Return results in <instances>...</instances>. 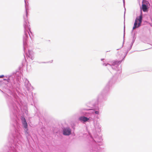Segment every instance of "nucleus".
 <instances>
[{"label": "nucleus", "mask_w": 152, "mask_h": 152, "mask_svg": "<svg viewBox=\"0 0 152 152\" xmlns=\"http://www.w3.org/2000/svg\"><path fill=\"white\" fill-rule=\"evenodd\" d=\"M10 113L11 118L13 119L15 121L13 125L15 129V134L13 135V139L14 145L16 148L19 142L22 140V137L19 132L20 128L19 124L18 122V119L17 116L18 113L17 107L15 104L14 103L13 101L11 99L8 102Z\"/></svg>", "instance_id": "obj_1"}, {"label": "nucleus", "mask_w": 152, "mask_h": 152, "mask_svg": "<svg viewBox=\"0 0 152 152\" xmlns=\"http://www.w3.org/2000/svg\"><path fill=\"white\" fill-rule=\"evenodd\" d=\"M24 1L25 5L26 15L23 16V26L24 28V34L23 36V47L24 51L25 53H26L27 51L26 47L27 40L29 37L31 38V37L29 33V31L31 32V31L27 18L28 13L27 10H28V8L27 7L26 0H24Z\"/></svg>", "instance_id": "obj_2"}, {"label": "nucleus", "mask_w": 152, "mask_h": 152, "mask_svg": "<svg viewBox=\"0 0 152 152\" xmlns=\"http://www.w3.org/2000/svg\"><path fill=\"white\" fill-rule=\"evenodd\" d=\"M87 110L86 109H81L80 110V112L82 114L87 115V114H89L90 115L88 116V117L84 116L80 117L79 118V120L83 123H85L86 122H91L92 121H94V114L96 115H99V108H98L96 110L90 109L89 112L85 113H82L81 112L82 110Z\"/></svg>", "instance_id": "obj_3"}, {"label": "nucleus", "mask_w": 152, "mask_h": 152, "mask_svg": "<svg viewBox=\"0 0 152 152\" xmlns=\"http://www.w3.org/2000/svg\"><path fill=\"white\" fill-rule=\"evenodd\" d=\"M113 82L112 79H110L107 83L102 91L101 94H99L97 99V102L95 104H98L99 102H102L106 99L105 96L108 94L112 86Z\"/></svg>", "instance_id": "obj_4"}, {"label": "nucleus", "mask_w": 152, "mask_h": 152, "mask_svg": "<svg viewBox=\"0 0 152 152\" xmlns=\"http://www.w3.org/2000/svg\"><path fill=\"white\" fill-rule=\"evenodd\" d=\"M122 61H113L110 62V64H102V65L107 66L108 69L111 68L117 71L118 74H120L121 72V65H120Z\"/></svg>", "instance_id": "obj_5"}, {"label": "nucleus", "mask_w": 152, "mask_h": 152, "mask_svg": "<svg viewBox=\"0 0 152 152\" xmlns=\"http://www.w3.org/2000/svg\"><path fill=\"white\" fill-rule=\"evenodd\" d=\"M90 140L92 143V146L90 148V152H101V148L100 147V145L97 143L94 139L93 138L90 136Z\"/></svg>", "instance_id": "obj_6"}, {"label": "nucleus", "mask_w": 152, "mask_h": 152, "mask_svg": "<svg viewBox=\"0 0 152 152\" xmlns=\"http://www.w3.org/2000/svg\"><path fill=\"white\" fill-rule=\"evenodd\" d=\"M143 16L142 11H141L140 14L139 16L136 17L134 23V26L132 28V32L134 29L138 28L141 26Z\"/></svg>", "instance_id": "obj_7"}, {"label": "nucleus", "mask_w": 152, "mask_h": 152, "mask_svg": "<svg viewBox=\"0 0 152 152\" xmlns=\"http://www.w3.org/2000/svg\"><path fill=\"white\" fill-rule=\"evenodd\" d=\"M8 77V79L10 80H9V84L10 85L9 87L11 89H13L16 88H18L19 86V85L18 83H17L16 86L15 85L16 84V83H15V76L12 75L9 76Z\"/></svg>", "instance_id": "obj_8"}, {"label": "nucleus", "mask_w": 152, "mask_h": 152, "mask_svg": "<svg viewBox=\"0 0 152 152\" xmlns=\"http://www.w3.org/2000/svg\"><path fill=\"white\" fill-rule=\"evenodd\" d=\"M21 120L22 124L25 129V133L26 136L28 137L29 135V132H28V125L26 119L23 117H21Z\"/></svg>", "instance_id": "obj_9"}, {"label": "nucleus", "mask_w": 152, "mask_h": 152, "mask_svg": "<svg viewBox=\"0 0 152 152\" xmlns=\"http://www.w3.org/2000/svg\"><path fill=\"white\" fill-rule=\"evenodd\" d=\"M24 81V86L26 88L27 90L29 91H31L33 89V88L29 83V81L26 79H25Z\"/></svg>", "instance_id": "obj_10"}, {"label": "nucleus", "mask_w": 152, "mask_h": 152, "mask_svg": "<svg viewBox=\"0 0 152 152\" xmlns=\"http://www.w3.org/2000/svg\"><path fill=\"white\" fill-rule=\"evenodd\" d=\"M71 134V130L69 127H64L63 129V134L65 136H69Z\"/></svg>", "instance_id": "obj_11"}, {"label": "nucleus", "mask_w": 152, "mask_h": 152, "mask_svg": "<svg viewBox=\"0 0 152 152\" xmlns=\"http://www.w3.org/2000/svg\"><path fill=\"white\" fill-rule=\"evenodd\" d=\"M93 123V124L94 127L96 131L99 132L101 131V126L100 125L99 122L97 121L96 122L95 118H94V121H92Z\"/></svg>", "instance_id": "obj_12"}, {"label": "nucleus", "mask_w": 152, "mask_h": 152, "mask_svg": "<svg viewBox=\"0 0 152 152\" xmlns=\"http://www.w3.org/2000/svg\"><path fill=\"white\" fill-rule=\"evenodd\" d=\"M148 2L145 1L144 3H142V9L144 12H147L148 9Z\"/></svg>", "instance_id": "obj_13"}, {"label": "nucleus", "mask_w": 152, "mask_h": 152, "mask_svg": "<svg viewBox=\"0 0 152 152\" xmlns=\"http://www.w3.org/2000/svg\"><path fill=\"white\" fill-rule=\"evenodd\" d=\"M10 94L14 97L15 99V100L18 103H19V102H20V100L16 94L11 91H10Z\"/></svg>", "instance_id": "obj_14"}, {"label": "nucleus", "mask_w": 152, "mask_h": 152, "mask_svg": "<svg viewBox=\"0 0 152 152\" xmlns=\"http://www.w3.org/2000/svg\"><path fill=\"white\" fill-rule=\"evenodd\" d=\"M28 53H26V55L29 58H30L31 60H33L34 58V57L33 55V52L31 50L28 49Z\"/></svg>", "instance_id": "obj_15"}, {"label": "nucleus", "mask_w": 152, "mask_h": 152, "mask_svg": "<svg viewBox=\"0 0 152 152\" xmlns=\"http://www.w3.org/2000/svg\"><path fill=\"white\" fill-rule=\"evenodd\" d=\"M8 152H16V149L14 147V146L12 145V146L9 148Z\"/></svg>", "instance_id": "obj_16"}, {"label": "nucleus", "mask_w": 152, "mask_h": 152, "mask_svg": "<svg viewBox=\"0 0 152 152\" xmlns=\"http://www.w3.org/2000/svg\"><path fill=\"white\" fill-rule=\"evenodd\" d=\"M13 75L15 76V77L16 78L17 80H18L20 78V73L19 72H16V73L13 74Z\"/></svg>", "instance_id": "obj_17"}, {"label": "nucleus", "mask_w": 152, "mask_h": 152, "mask_svg": "<svg viewBox=\"0 0 152 152\" xmlns=\"http://www.w3.org/2000/svg\"><path fill=\"white\" fill-rule=\"evenodd\" d=\"M9 80H10L8 79V78L7 79H3L5 81L7 82V83H8L7 86L8 87H9V85H9Z\"/></svg>", "instance_id": "obj_18"}, {"label": "nucleus", "mask_w": 152, "mask_h": 152, "mask_svg": "<svg viewBox=\"0 0 152 152\" xmlns=\"http://www.w3.org/2000/svg\"><path fill=\"white\" fill-rule=\"evenodd\" d=\"M101 60L102 61H103V63H102V64L103 63H105L106 64H108L107 63L106 61V60H105L104 59H101Z\"/></svg>", "instance_id": "obj_19"}, {"label": "nucleus", "mask_w": 152, "mask_h": 152, "mask_svg": "<svg viewBox=\"0 0 152 152\" xmlns=\"http://www.w3.org/2000/svg\"><path fill=\"white\" fill-rule=\"evenodd\" d=\"M4 77H5V76L3 75H0V78H2ZM5 77H7V76H5Z\"/></svg>", "instance_id": "obj_20"}, {"label": "nucleus", "mask_w": 152, "mask_h": 152, "mask_svg": "<svg viewBox=\"0 0 152 152\" xmlns=\"http://www.w3.org/2000/svg\"><path fill=\"white\" fill-rule=\"evenodd\" d=\"M131 47H129V48H128L127 49V53L131 49Z\"/></svg>", "instance_id": "obj_21"}, {"label": "nucleus", "mask_w": 152, "mask_h": 152, "mask_svg": "<svg viewBox=\"0 0 152 152\" xmlns=\"http://www.w3.org/2000/svg\"><path fill=\"white\" fill-rule=\"evenodd\" d=\"M124 36H125V26H124Z\"/></svg>", "instance_id": "obj_22"}, {"label": "nucleus", "mask_w": 152, "mask_h": 152, "mask_svg": "<svg viewBox=\"0 0 152 152\" xmlns=\"http://www.w3.org/2000/svg\"><path fill=\"white\" fill-rule=\"evenodd\" d=\"M134 41H135V39H134V37H133V40H132V44H133L134 43Z\"/></svg>", "instance_id": "obj_23"}, {"label": "nucleus", "mask_w": 152, "mask_h": 152, "mask_svg": "<svg viewBox=\"0 0 152 152\" xmlns=\"http://www.w3.org/2000/svg\"><path fill=\"white\" fill-rule=\"evenodd\" d=\"M133 45V44L131 43V44L130 45V47H131V48H132V46Z\"/></svg>", "instance_id": "obj_24"}, {"label": "nucleus", "mask_w": 152, "mask_h": 152, "mask_svg": "<svg viewBox=\"0 0 152 152\" xmlns=\"http://www.w3.org/2000/svg\"><path fill=\"white\" fill-rule=\"evenodd\" d=\"M124 5H125V0H123Z\"/></svg>", "instance_id": "obj_25"}, {"label": "nucleus", "mask_w": 152, "mask_h": 152, "mask_svg": "<svg viewBox=\"0 0 152 152\" xmlns=\"http://www.w3.org/2000/svg\"><path fill=\"white\" fill-rule=\"evenodd\" d=\"M128 53H127V52L126 53V54H127Z\"/></svg>", "instance_id": "obj_26"}, {"label": "nucleus", "mask_w": 152, "mask_h": 152, "mask_svg": "<svg viewBox=\"0 0 152 152\" xmlns=\"http://www.w3.org/2000/svg\"><path fill=\"white\" fill-rule=\"evenodd\" d=\"M42 63H46V62H42Z\"/></svg>", "instance_id": "obj_27"}, {"label": "nucleus", "mask_w": 152, "mask_h": 152, "mask_svg": "<svg viewBox=\"0 0 152 152\" xmlns=\"http://www.w3.org/2000/svg\"><path fill=\"white\" fill-rule=\"evenodd\" d=\"M125 11L124 12V14H125Z\"/></svg>", "instance_id": "obj_28"}, {"label": "nucleus", "mask_w": 152, "mask_h": 152, "mask_svg": "<svg viewBox=\"0 0 152 152\" xmlns=\"http://www.w3.org/2000/svg\"><path fill=\"white\" fill-rule=\"evenodd\" d=\"M0 90L2 92V91H1L0 89Z\"/></svg>", "instance_id": "obj_29"}]
</instances>
